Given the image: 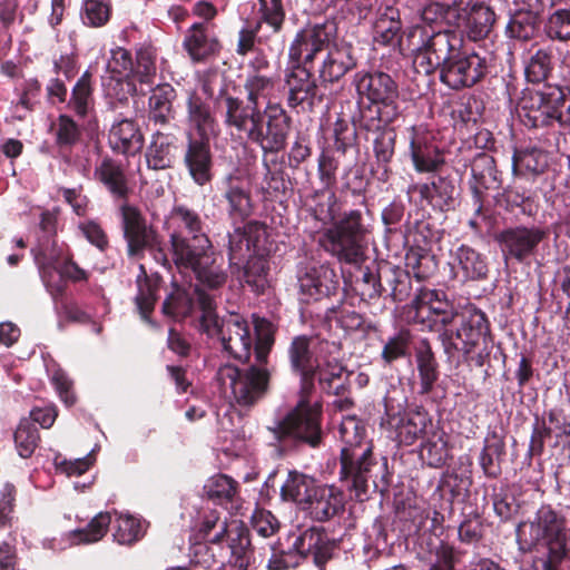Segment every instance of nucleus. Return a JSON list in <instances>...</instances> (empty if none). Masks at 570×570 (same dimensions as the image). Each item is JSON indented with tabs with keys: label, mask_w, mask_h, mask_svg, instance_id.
<instances>
[{
	"label": "nucleus",
	"mask_w": 570,
	"mask_h": 570,
	"mask_svg": "<svg viewBox=\"0 0 570 570\" xmlns=\"http://www.w3.org/2000/svg\"><path fill=\"white\" fill-rule=\"evenodd\" d=\"M222 331L219 340L224 351L238 361L247 362L254 343L247 321L237 314H230L223 320Z\"/></svg>",
	"instance_id": "30"
},
{
	"label": "nucleus",
	"mask_w": 570,
	"mask_h": 570,
	"mask_svg": "<svg viewBox=\"0 0 570 570\" xmlns=\"http://www.w3.org/2000/svg\"><path fill=\"white\" fill-rule=\"evenodd\" d=\"M271 434L269 445L274 446L281 455L297 452L304 448L320 449L324 445L325 432L323 429V404L315 402V406H304L296 403L285 415L268 426Z\"/></svg>",
	"instance_id": "6"
},
{
	"label": "nucleus",
	"mask_w": 570,
	"mask_h": 570,
	"mask_svg": "<svg viewBox=\"0 0 570 570\" xmlns=\"http://www.w3.org/2000/svg\"><path fill=\"white\" fill-rule=\"evenodd\" d=\"M185 120L187 126L194 130L195 136L212 137L218 132V121L209 102L196 90H188L186 102Z\"/></svg>",
	"instance_id": "33"
},
{
	"label": "nucleus",
	"mask_w": 570,
	"mask_h": 570,
	"mask_svg": "<svg viewBox=\"0 0 570 570\" xmlns=\"http://www.w3.org/2000/svg\"><path fill=\"white\" fill-rule=\"evenodd\" d=\"M217 375L222 384L229 385L235 402L240 406H254L269 391L271 372L266 367L249 365L240 368L226 364L219 367Z\"/></svg>",
	"instance_id": "16"
},
{
	"label": "nucleus",
	"mask_w": 570,
	"mask_h": 570,
	"mask_svg": "<svg viewBox=\"0 0 570 570\" xmlns=\"http://www.w3.org/2000/svg\"><path fill=\"white\" fill-rule=\"evenodd\" d=\"M420 458L431 468H442L450 458L444 432L433 430L421 443Z\"/></svg>",
	"instance_id": "54"
},
{
	"label": "nucleus",
	"mask_w": 570,
	"mask_h": 570,
	"mask_svg": "<svg viewBox=\"0 0 570 570\" xmlns=\"http://www.w3.org/2000/svg\"><path fill=\"white\" fill-rule=\"evenodd\" d=\"M357 67L355 48L348 42L330 43L318 68L321 83H336Z\"/></svg>",
	"instance_id": "28"
},
{
	"label": "nucleus",
	"mask_w": 570,
	"mask_h": 570,
	"mask_svg": "<svg viewBox=\"0 0 570 570\" xmlns=\"http://www.w3.org/2000/svg\"><path fill=\"white\" fill-rule=\"evenodd\" d=\"M491 338L493 337L490 322L485 313L478 308L456 312L455 321L439 335L443 351L449 357L459 352L470 355L482 342Z\"/></svg>",
	"instance_id": "11"
},
{
	"label": "nucleus",
	"mask_w": 570,
	"mask_h": 570,
	"mask_svg": "<svg viewBox=\"0 0 570 570\" xmlns=\"http://www.w3.org/2000/svg\"><path fill=\"white\" fill-rule=\"evenodd\" d=\"M224 121L228 128L244 132L247 139L261 147L263 155L278 154L287 146L292 118L278 102L267 101L257 115Z\"/></svg>",
	"instance_id": "8"
},
{
	"label": "nucleus",
	"mask_w": 570,
	"mask_h": 570,
	"mask_svg": "<svg viewBox=\"0 0 570 570\" xmlns=\"http://www.w3.org/2000/svg\"><path fill=\"white\" fill-rule=\"evenodd\" d=\"M325 188L314 190L309 196L311 204L308 205L309 215L322 224H332L337 216L335 206L337 204V196L332 190L328 195L325 194Z\"/></svg>",
	"instance_id": "61"
},
{
	"label": "nucleus",
	"mask_w": 570,
	"mask_h": 570,
	"mask_svg": "<svg viewBox=\"0 0 570 570\" xmlns=\"http://www.w3.org/2000/svg\"><path fill=\"white\" fill-rule=\"evenodd\" d=\"M372 234L371 214L363 196L360 207L338 213L323 234V247L340 263L358 265L365 259Z\"/></svg>",
	"instance_id": "5"
},
{
	"label": "nucleus",
	"mask_w": 570,
	"mask_h": 570,
	"mask_svg": "<svg viewBox=\"0 0 570 570\" xmlns=\"http://www.w3.org/2000/svg\"><path fill=\"white\" fill-rule=\"evenodd\" d=\"M220 198L227 217L234 224L245 223L255 210L252 189L238 171L225 175L220 180Z\"/></svg>",
	"instance_id": "21"
},
{
	"label": "nucleus",
	"mask_w": 570,
	"mask_h": 570,
	"mask_svg": "<svg viewBox=\"0 0 570 570\" xmlns=\"http://www.w3.org/2000/svg\"><path fill=\"white\" fill-rule=\"evenodd\" d=\"M419 191L434 209L442 213L455 209L458 188L450 176L438 174L431 183L421 185Z\"/></svg>",
	"instance_id": "35"
},
{
	"label": "nucleus",
	"mask_w": 570,
	"mask_h": 570,
	"mask_svg": "<svg viewBox=\"0 0 570 570\" xmlns=\"http://www.w3.org/2000/svg\"><path fill=\"white\" fill-rule=\"evenodd\" d=\"M226 238L227 243L224 244V247L227 250L229 266L232 268L236 267L239 269L245 259L253 256L240 225L235 226L233 232H229L226 235Z\"/></svg>",
	"instance_id": "64"
},
{
	"label": "nucleus",
	"mask_w": 570,
	"mask_h": 570,
	"mask_svg": "<svg viewBox=\"0 0 570 570\" xmlns=\"http://www.w3.org/2000/svg\"><path fill=\"white\" fill-rule=\"evenodd\" d=\"M413 167L417 173H438L445 164L444 151L434 136L423 126L413 125L406 129Z\"/></svg>",
	"instance_id": "22"
},
{
	"label": "nucleus",
	"mask_w": 570,
	"mask_h": 570,
	"mask_svg": "<svg viewBox=\"0 0 570 570\" xmlns=\"http://www.w3.org/2000/svg\"><path fill=\"white\" fill-rule=\"evenodd\" d=\"M352 85L356 92V111L352 120L372 127L381 121L400 119V86L396 79L381 69H362L354 73Z\"/></svg>",
	"instance_id": "4"
},
{
	"label": "nucleus",
	"mask_w": 570,
	"mask_h": 570,
	"mask_svg": "<svg viewBox=\"0 0 570 570\" xmlns=\"http://www.w3.org/2000/svg\"><path fill=\"white\" fill-rule=\"evenodd\" d=\"M402 22L396 8L387 6L379 11L373 23V40L382 46H393L400 40Z\"/></svg>",
	"instance_id": "47"
},
{
	"label": "nucleus",
	"mask_w": 570,
	"mask_h": 570,
	"mask_svg": "<svg viewBox=\"0 0 570 570\" xmlns=\"http://www.w3.org/2000/svg\"><path fill=\"white\" fill-rule=\"evenodd\" d=\"M144 135L139 125L132 119H122L114 124L109 132V144L114 151L134 156L144 147Z\"/></svg>",
	"instance_id": "36"
},
{
	"label": "nucleus",
	"mask_w": 570,
	"mask_h": 570,
	"mask_svg": "<svg viewBox=\"0 0 570 570\" xmlns=\"http://www.w3.org/2000/svg\"><path fill=\"white\" fill-rule=\"evenodd\" d=\"M415 362L420 379L421 395L430 394L440 377L439 362L428 338L420 341L415 348Z\"/></svg>",
	"instance_id": "42"
},
{
	"label": "nucleus",
	"mask_w": 570,
	"mask_h": 570,
	"mask_svg": "<svg viewBox=\"0 0 570 570\" xmlns=\"http://www.w3.org/2000/svg\"><path fill=\"white\" fill-rule=\"evenodd\" d=\"M505 440L495 430L490 431L479 454V465L485 478L495 480L502 474V461L505 456Z\"/></svg>",
	"instance_id": "39"
},
{
	"label": "nucleus",
	"mask_w": 570,
	"mask_h": 570,
	"mask_svg": "<svg viewBox=\"0 0 570 570\" xmlns=\"http://www.w3.org/2000/svg\"><path fill=\"white\" fill-rule=\"evenodd\" d=\"M539 16L531 10H519L514 12L507 27L505 35L519 41H529L539 30Z\"/></svg>",
	"instance_id": "56"
},
{
	"label": "nucleus",
	"mask_w": 570,
	"mask_h": 570,
	"mask_svg": "<svg viewBox=\"0 0 570 570\" xmlns=\"http://www.w3.org/2000/svg\"><path fill=\"white\" fill-rule=\"evenodd\" d=\"M55 144L60 150L70 151L82 139V128L72 116L60 114L52 126Z\"/></svg>",
	"instance_id": "58"
},
{
	"label": "nucleus",
	"mask_w": 570,
	"mask_h": 570,
	"mask_svg": "<svg viewBox=\"0 0 570 570\" xmlns=\"http://www.w3.org/2000/svg\"><path fill=\"white\" fill-rule=\"evenodd\" d=\"M195 285L197 307L202 315L198 320L197 328L200 333L209 337L218 336L223 333V320L219 321L216 313L215 297L208 294L202 286Z\"/></svg>",
	"instance_id": "48"
},
{
	"label": "nucleus",
	"mask_w": 570,
	"mask_h": 570,
	"mask_svg": "<svg viewBox=\"0 0 570 570\" xmlns=\"http://www.w3.org/2000/svg\"><path fill=\"white\" fill-rule=\"evenodd\" d=\"M183 165L196 186L204 187L212 184L215 177V161L210 137H199L193 131H187Z\"/></svg>",
	"instance_id": "19"
},
{
	"label": "nucleus",
	"mask_w": 570,
	"mask_h": 570,
	"mask_svg": "<svg viewBox=\"0 0 570 570\" xmlns=\"http://www.w3.org/2000/svg\"><path fill=\"white\" fill-rule=\"evenodd\" d=\"M549 236L550 230L544 226L514 225L495 232L493 240L505 264H528L531 259H544Z\"/></svg>",
	"instance_id": "10"
},
{
	"label": "nucleus",
	"mask_w": 570,
	"mask_h": 570,
	"mask_svg": "<svg viewBox=\"0 0 570 570\" xmlns=\"http://www.w3.org/2000/svg\"><path fill=\"white\" fill-rule=\"evenodd\" d=\"M470 190L475 215H481L484 207L485 191L499 189L502 186V173L498 169L495 159L488 153L476 154L471 161Z\"/></svg>",
	"instance_id": "24"
},
{
	"label": "nucleus",
	"mask_w": 570,
	"mask_h": 570,
	"mask_svg": "<svg viewBox=\"0 0 570 570\" xmlns=\"http://www.w3.org/2000/svg\"><path fill=\"white\" fill-rule=\"evenodd\" d=\"M171 262L180 271H190L209 289H219L227 282L224 258L213 248L200 214L187 205H175L169 214Z\"/></svg>",
	"instance_id": "2"
},
{
	"label": "nucleus",
	"mask_w": 570,
	"mask_h": 570,
	"mask_svg": "<svg viewBox=\"0 0 570 570\" xmlns=\"http://www.w3.org/2000/svg\"><path fill=\"white\" fill-rule=\"evenodd\" d=\"M406 41L415 70L425 76L439 71L441 83L452 90L472 88L490 72L488 58L465 49L462 36L455 30L411 27Z\"/></svg>",
	"instance_id": "1"
},
{
	"label": "nucleus",
	"mask_w": 570,
	"mask_h": 570,
	"mask_svg": "<svg viewBox=\"0 0 570 570\" xmlns=\"http://www.w3.org/2000/svg\"><path fill=\"white\" fill-rule=\"evenodd\" d=\"M549 168V154L539 148L517 149L512 157V170L518 177L534 179Z\"/></svg>",
	"instance_id": "43"
},
{
	"label": "nucleus",
	"mask_w": 570,
	"mask_h": 570,
	"mask_svg": "<svg viewBox=\"0 0 570 570\" xmlns=\"http://www.w3.org/2000/svg\"><path fill=\"white\" fill-rule=\"evenodd\" d=\"M564 92L562 86L544 83L539 89H524L517 105L521 122L528 128H543L558 121L561 125Z\"/></svg>",
	"instance_id": "12"
},
{
	"label": "nucleus",
	"mask_w": 570,
	"mask_h": 570,
	"mask_svg": "<svg viewBox=\"0 0 570 570\" xmlns=\"http://www.w3.org/2000/svg\"><path fill=\"white\" fill-rule=\"evenodd\" d=\"M434 430L432 416L423 406L409 409L396 424V439L400 444L412 445L424 440Z\"/></svg>",
	"instance_id": "34"
},
{
	"label": "nucleus",
	"mask_w": 570,
	"mask_h": 570,
	"mask_svg": "<svg viewBox=\"0 0 570 570\" xmlns=\"http://www.w3.org/2000/svg\"><path fill=\"white\" fill-rule=\"evenodd\" d=\"M304 511L316 522H327L341 517L345 511L346 497L334 484H317L311 490Z\"/></svg>",
	"instance_id": "26"
},
{
	"label": "nucleus",
	"mask_w": 570,
	"mask_h": 570,
	"mask_svg": "<svg viewBox=\"0 0 570 570\" xmlns=\"http://www.w3.org/2000/svg\"><path fill=\"white\" fill-rule=\"evenodd\" d=\"M92 177L115 202H128L131 188L128 165L125 161L104 155L96 161Z\"/></svg>",
	"instance_id": "23"
},
{
	"label": "nucleus",
	"mask_w": 570,
	"mask_h": 570,
	"mask_svg": "<svg viewBox=\"0 0 570 570\" xmlns=\"http://www.w3.org/2000/svg\"><path fill=\"white\" fill-rule=\"evenodd\" d=\"M383 278L393 302H404L412 292L411 273L406 268L387 264L383 267Z\"/></svg>",
	"instance_id": "57"
},
{
	"label": "nucleus",
	"mask_w": 570,
	"mask_h": 570,
	"mask_svg": "<svg viewBox=\"0 0 570 570\" xmlns=\"http://www.w3.org/2000/svg\"><path fill=\"white\" fill-rule=\"evenodd\" d=\"M494 11L484 3H474L466 13L465 28L468 37L473 41L487 38L495 23Z\"/></svg>",
	"instance_id": "51"
},
{
	"label": "nucleus",
	"mask_w": 570,
	"mask_h": 570,
	"mask_svg": "<svg viewBox=\"0 0 570 570\" xmlns=\"http://www.w3.org/2000/svg\"><path fill=\"white\" fill-rule=\"evenodd\" d=\"M338 432L343 443L338 459V478L343 487L361 502L368 499L371 490L381 493L386 491V465H379L373 444L366 440V429L362 421L355 416L344 417Z\"/></svg>",
	"instance_id": "3"
},
{
	"label": "nucleus",
	"mask_w": 570,
	"mask_h": 570,
	"mask_svg": "<svg viewBox=\"0 0 570 570\" xmlns=\"http://www.w3.org/2000/svg\"><path fill=\"white\" fill-rule=\"evenodd\" d=\"M317 382L321 390L335 396H345L350 392V373L345 366L336 358L327 360L324 363L318 362Z\"/></svg>",
	"instance_id": "40"
},
{
	"label": "nucleus",
	"mask_w": 570,
	"mask_h": 570,
	"mask_svg": "<svg viewBox=\"0 0 570 570\" xmlns=\"http://www.w3.org/2000/svg\"><path fill=\"white\" fill-rule=\"evenodd\" d=\"M139 268L140 274L136 279L138 293L135 297V303L141 318L151 324V314L158 299L160 278L148 276L144 265H140Z\"/></svg>",
	"instance_id": "45"
},
{
	"label": "nucleus",
	"mask_w": 570,
	"mask_h": 570,
	"mask_svg": "<svg viewBox=\"0 0 570 570\" xmlns=\"http://www.w3.org/2000/svg\"><path fill=\"white\" fill-rule=\"evenodd\" d=\"M285 86L287 106L297 112L312 111L315 105L324 100V94L321 92L312 70L305 66H292L285 75Z\"/></svg>",
	"instance_id": "20"
},
{
	"label": "nucleus",
	"mask_w": 570,
	"mask_h": 570,
	"mask_svg": "<svg viewBox=\"0 0 570 570\" xmlns=\"http://www.w3.org/2000/svg\"><path fill=\"white\" fill-rule=\"evenodd\" d=\"M95 78L94 73L88 69L82 72L72 86L67 108L78 119H87L95 115Z\"/></svg>",
	"instance_id": "38"
},
{
	"label": "nucleus",
	"mask_w": 570,
	"mask_h": 570,
	"mask_svg": "<svg viewBox=\"0 0 570 570\" xmlns=\"http://www.w3.org/2000/svg\"><path fill=\"white\" fill-rule=\"evenodd\" d=\"M190 566L203 570H212L217 564H224L226 551L220 546H210L199 540L190 544L189 548Z\"/></svg>",
	"instance_id": "60"
},
{
	"label": "nucleus",
	"mask_w": 570,
	"mask_h": 570,
	"mask_svg": "<svg viewBox=\"0 0 570 570\" xmlns=\"http://www.w3.org/2000/svg\"><path fill=\"white\" fill-rule=\"evenodd\" d=\"M121 229L127 243L129 257H142L145 250L154 254L157 262L164 266H170V261L163 248V238L147 220L140 209L134 205L124 203L119 207Z\"/></svg>",
	"instance_id": "13"
},
{
	"label": "nucleus",
	"mask_w": 570,
	"mask_h": 570,
	"mask_svg": "<svg viewBox=\"0 0 570 570\" xmlns=\"http://www.w3.org/2000/svg\"><path fill=\"white\" fill-rule=\"evenodd\" d=\"M383 281V268L360 267L357 275L351 281L350 291L361 302L370 305L375 303L387 291L382 284Z\"/></svg>",
	"instance_id": "41"
},
{
	"label": "nucleus",
	"mask_w": 570,
	"mask_h": 570,
	"mask_svg": "<svg viewBox=\"0 0 570 570\" xmlns=\"http://www.w3.org/2000/svg\"><path fill=\"white\" fill-rule=\"evenodd\" d=\"M277 80L275 77L266 75H247L244 89L246 91V101L228 92L226 87L222 88L214 99L215 106L223 110V120L228 121L246 116L262 112L259 106L261 99L271 101V96L275 90Z\"/></svg>",
	"instance_id": "14"
},
{
	"label": "nucleus",
	"mask_w": 570,
	"mask_h": 570,
	"mask_svg": "<svg viewBox=\"0 0 570 570\" xmlns=\"http://www.w3.org/2000/svg\"><path fill=\"white\" fill-rule=\"evenodd\" d=\"M239 534L243 537V541H247L245 551L254 549V544L252 543L250 529L243 522L238 520H234L230 523L219 528L217 531L212 532L208 537L202 539L205 543H209L210 546H220L226 551V548L229 551V556H233V541L234 538Z\"/></svg>",
	"instance_id": "52"
},
{
	"label": "nucleus",
	"mask_w": 570,
	"mask_h": 570,
	"mask_svg": "<svg viewBox=\"0 0 570 570\" xmlns=\"http://www.w3.org/2000/svg\"><path fill=\"white\" fill-rule=\"evenodd\" d=\"M179 139L173 132L156 130L145 151L146 166L150 170L173 169L176 165Z\"/></svg>",
	"instance_id": "32"
},
{
	"label": "nucleus",
	"mask_w": 570,
	"mask_h": 570,
	"mask_svg": "<svg viewBox=\"0 0 570 570\" xmlns=\"http://www.w3.org/2000/svg\"><path fill=\"white\" fill-rule=\"evenodd\" d=\"M455 313L443 291L426 287L417 291L406 312L410 323L439 335L455 321Z\"/></svg>",
	"instance_id": "15"
},
{
	"label": "nucleus",
	"mask_w": 570,
	"mask_h": 570,
	"mask_svg": "<svg viewBox=\"0 0 570 570\" xmlns=\"http://www.w3.org/2000/svg\"><path fill=\"white\" fill-rule=\"evenodd\" d=\"M242 266V281L247 284L255 293H264L267 286L268 263L264 256H252L245 259Z\"/></svg>",
	"instance_id": "62"
},
{
	"label": "nucleus",
	"mask_w": 570,
	"mask_h": 570,
	"mask_svg": "<svg viewBox=\"0 0 570 570\" xmlns=\"http://www.w3.org/2000/svg\"><path fill=\"white\" fill-rule=\"evenodd\" d=\"M195 306H197L195 287L190 293L175 284L161 304V313L173 321L180 322L193 314Z\"/></svg>",
	"instance_id": "49"
},
{
	"label": "nucleus",
	"mask_w": 570,
	"mask_h": 570,
	"mask_svg": "<svg viewBox=\"0 0 570 570\" xmlns=\"http://www.w3.org/2000/svg\"><path fill=\"white\" fill-rule=\"evenodd\" d=\"M405 267L419 282L433 277L439 269V259L430 249L411 246L405 253Z\"/></svg>",
	"instance_id": "50"
},
{
	"label": "nucleus",
	"mask_w": 570,
	"mask_h": 570,
	"mask_svg": "<svg viewBox=\"0 0 570 570\" xmlns=\"http://www.w3.org/2000/svg\"><path fill=\"white\" fill-rule=\"evenodd\" d=\"M531 540H524L528 551L544 550L543 570H561L568 556V530L564 517L550 505H542L530 523Z\"/></svg>",
	"instance_id": "9"
},
{
	"label": "nucleus",
	"mask_w": 570,
	"mask_h": 570,
	"mask_svg": "<svg viewBox=\"0 0 570 570\" xmlns=\"http://www.w3.org/2000/svg\"><path fill=\"white\" fill-rule=\"evenodd\" d=\"M177 97V90L170 83L157 85L148 98L149 120L158 126H168L175 120Z\"/></svg>",
	"instance_id": "37"
},
{
	"label": "nucleus",
	"mask_w": 570,
	"mask_h": 570,
	"mask_svg": "<svg viewBox=\"0 0 570 570\" xmlns=\"http://www.w3.org/2000/svg\"><path fill=\"white\" fill-rule=\"evenodd\" d=\"M313 337L306 334L296 335L287 347V360L292 373L318 368V358L312 348Z\"/></svg>",
	"instance_id": "44"
},
{
	"label": "nucleus",
	"mask_w": 570,
	"mask_h": 570,
	"mask_svg": "<svg viewBox=\"0 0 570 570\" xmlns=\"http://www.w3.org/2000/svg\"><path fill=\"white\" fill-rule=\"evenodd\" d=\"M296 279L301 301L307 305L331 299L341 289L340 276L328 263L301 262Z\"/></svg>",
	"instance_id": "17"
},
{
	"label": "nucleus",
	"mask_w": 570,
	"mask_h": 570,
	"mask_svg": "<svg viewBox=\"0 0 570 570\" xmlns=\"http://www.w3.org/2000/svg\"><path fill=\"white\" fill-rule=\"evenodd\" d=\"M315 480L298 471H289L286 481L281 488V497L284 501L295 502L302 507L308 502V495L316 488Z\"/></svg>",
	"instance_id": "53"
},
{
	"label": "nucleus",
	"mask_w": 570,
	"mask_h": 570,
	"mask_svg": "<svg viewBox=\"0 0 570 570\" xmlns=\"http://www.w3.org/2000/svg\"><path fill=\"white\" fill-rule=\"evenodd\" d=\"M350 159L335 154L333 150L324 149L317 159V175L325 189L332 190L337 183L336 173L338 168L348 163Z\"/></svg>",
	"instance_id": "63"
},
{
	"label": "nucleus",
	"mask_w": 570,
	"mask_h": 570,
	"mask_svg": "<svg viewBox=\"0 0 570 570\" xmlns=\"http://www.w3.org/2000/svg\"><path fill=\"white\" fill-rule=\"evenodd\" d=\"M360 128L352 121L351 125L344 118H337L333 125V144L327 147L335 154L347 158L348 153L354 151L355 156L358 153L357 138Z\"/></svg>",
	"instance_id": "55"
},
{
	"label": "nucleus",
	"mask_w": 570,
	"mask_h": 570,
	"mask_svg": "<svg viewBox=\"0 0 570 570\" xmlns=\"http://www.w3.org/2000/svg\"><path fill=\"white\" fill-rule=\"evenodd\" d=\"M183 48L194 63H200L218 56L222 43L213 26L194 22L184 33Z\"/></svg>",
	"instance_id": "29"
},
{
	"label": "nucleus",
	"mask_w": 570,
	"mask_h": 570,
	"mask_svg": "<svg viewBox=\"0 0 570 570\" xmlns=\"http://www.w3.org/2000/svg\"><path fill=\"white\" fill-rule=\"evenodd\" d=\"M413 333L406 327H400L392 335L382 340L380 360L384 366H393L396 362L411 356Z\"/></svg>",
	"instance_id": "46"
},
{
	"label": "nucleus",
	"mask_w": 570,
	"mask_h": 570,
	"mask_svg": "<svg viewBox=\"0 0 570 570\" xmlns=\"http://www.w3.org/2000/svg\"><path fill=\"white\" fill-rule=\"evenodd\" d=\"M347 291L344 288V296L337 304L326 307L324 320L326 322H335L336 325L345 333H361L364 337L372 333L379 332L376 323L368 321L364 314L357 312L346 301Z\"/></svg>",
	"instance_id": "31"
},
{
	"label": "nucleus",
	"mask_w": 570,
	"mask_h": 570,
	"mask_svg": "<svg viewBox=\"0 0 570 570\" xmlns=\"http://www.w3.org/2000/svg\"><path fill=\"white\" fill-rule=\"evenodd\" d=\"M448 265L452 278L462 283L484 281L490 273L487 255L468 244L450 249Z\"/></svg>",
	"instance_id": "25"
},
{
	"label": "nucleus",
	"mask_w": 570,
	"mask_h": 570,
	"mask_svg": "<svg viewBox=\"0 0 570 570\" xmlns=\"http://www.w3.org/2000/svg\"><path fill=\"white\" fill-rule=\"evenodd\" d=\"M337 30V22L334 18L299 30L288 49L292 66H305L306 69L312 70L317 55L326 50L330 43L336 39Z\"/></svg>",
	"instance_id": "18"
},
{
	"label": "nucleus",
	"mask_w": 570,
	"mask_h": 570,
	"mask_svg": "<svg viewBox=\"0 0 570 570\" xmlns=\"http://www.w3.org/2000/svg\"><path fill=\"white\" fill-rule=\"evenodd\" d=\"M238 490V482L226 474H216L204 485L207 498L219 505L232 503Z\"/></svg>",
	"instance_id": "59"
},
{
	"label": "nucleus",
	"mask_w": 570,
	"mask_h": 570,
	"mask_svg": "<svg viewBox=\"0 0 570 570\" xmlns=\"http://www.w3.org/2000/svg\"><path fill=\"white\" fill-rule=\"evenodd\" d=\"M399 119H391L386 122L381 121L374 124L371 128L366 125H361V120H352V122L360 128V132H372L374 138L372 141L373 155L379 168L382 169L380 180L386 181L391 173V163L395 155L396 131L392 127Z\"/></svg>",
	"instance_id": "27"
},
{
	"label": "nucleus",
	"mask_w": 570,
	"mask_h": 570,
	"mask_svg": "<svg viewBox=\"0 0 570 570\" xmlns=\"http://www.w3.org/2000/svg\"><path fill=\"white\" fill-rule=\"evenodd\" d=\"M338 542L330 538L322 527H311L296 534L291 533L284 540L278 539L271 544V558L267 562L268 570H287L295 568L303 560L312 559L318 570H325L338 550Z\"/></svg>",
	"instance_id": "7"
}]
</instances>
